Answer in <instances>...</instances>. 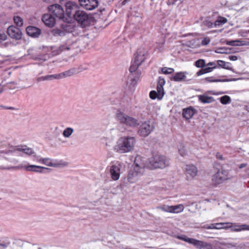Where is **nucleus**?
I'll return each instance as SVG.
<instances>
[{
  "label": "nucleus",
  "instance_id": "1",
  "mask_svg": "<svg viewBox=\"0 0 249 249\" xmlns=\"http://www.w3.org/2000/svg\"><path fill=\"white\" fill-rule=\"evenodd\" d=\"M16 152H21L26 156L32 157L34 162L36 161V157L38 156L33 149L24 145L17 146L8 150L0 151V159L1 158L7 159L8 156L11 155Z\"/></svg>",
  "mask_w": 249,
  "mask_h": 249
},
{
  "label": "nucleus",
  "instance_id": "2",
  "mask_svg": "<svg viewBox=\"0 0 249 249\" xmlns=\"http://www.w3.org/2000/svg\"><path fill=\"white\" fill-rule=\"evenodd\" d=\"M135 143V139L133 137H121L118 140L115 149L122 154L129 152L133 150Z\"/></svg>",
  "mask_w": 249,
  "mask_h": 249
},
{
  "label": "nucleus",
  "instance_id": "3",
  "mask_svg": "<svg viewBox=\"0 0 249 249\" xmlns=\"http://www.w3.org/2000/svg\"><path fill=\"white\" fill-rule=\"evenodd\" d=\"M149 165L152 169H163L169 165V160L160 154L153 155L148 159Z\"/></svg>",
  "mask_w": 249,
  "mask_h": 249
},
{
  "label": "nucleus",
  "instance_id": "4",
  "mask_svg": "<svg viewBox=\"0 0 249 249\" xmlns=\"http://www.w3.org/2000/svg\"><path fill=\"white\" fill-rule=\"evenodd\" d=\"M35 162L42 163L46 166L55 168H63L68 165V162L62 160L52 159L49 158H44L39 155L36 157Z\"/></svg>",
  "mask_w": 249,
  "mask_h": 249
},
{
  "label": "nucleus",
  "instance_id": "5",
  "mask_svg": "<svg viewBox=\"0 0 249 249\" xmlns=\"http://www.w3.org/2000/svg\"><path fill=\"white\" fill-rule=\"evenodd\" d=\"M135 161L134 165L129 171L127 180L130 183H133L138 181L139 178L143 174L144 168L142 165H141Z\"/></svg>",
  "mask_w": 249,
  "mask_h": 249
},
{
  "label": "nucleus",
  "instance_id": "6",
  "mask_svg": "<svg viewBox=\"0 0 249 249\" xmlns=\"http://www.w3.org/2000/svg\"><path fill=\"white\" fill-rule=\"evenodd\" d=\"M116 118L120 124L128 126L135 127L139 125L137 120L127 115L120 110H117L116 112Z\"/></svg>",
  "mask_w": 249,
  "mask_h": 249
},
{
  "label": "nucleus",
  "instance_id": "7",
  "mask_svg": "<svg viewBox=\"0 0 249 249\" xmlns=\"http://www.w3.org/2000/svg\"><path fill=\"white\" fill-rule=\"evenodd\" d=\"M165 83V79L162 77H159L157 86V90H152L149 93L151 99L154 100L158 98L159 100H161L163 98L165 94L163 89Z\"/></svg>",
  "mask_w": 249,
  "mask_h": 249
},
{
  "label": "nucleus",
  "instance_id": "8",
  "mask_svg": "<svg viewBox=\"0 0 249 249\" xmlns=\"http://www.w3.org/2000/svg\"><path fill=\"white\" fill-rule=\"evenodd\" d=\"M145 52L143 49H139L135 54V58L132 62L130 67V71L131 72L135 71L141 63L143 62L145 59Z\"/></svg>",
  "mask_w": 249,
  "mask_h": 249
},
{
  "label": "nucleus",
  "instance_id": "9",
  "mask_svg": "<svg viewBox=\"0 0 249 249\" xmlns=\"http://www.w3.org/2000/svg\"><path fill=\"white\" fill-rule=\"evenodd\" d=\"M17 169H24L27 172H33L35 173H43L44 170H51L50 168L34 164H20L16 167Z\"/></svg>",
  "mask_w": 249,
  "mask_h": 249
},
{
  "label": "nucleus",
  "instance_id": "10",
  "mask_svg": "<svg viewBox=\"0 0 249 249\" xmlns=\"http://www.w3.org/2000/svg\"><path fill=\"white\" fill-rule=\"evenodd\" d=\"M72 41L68 40L66 43L62 44L60 46H51L50 50L51 51L52 55H57L62 52L66 50H70L72 49Z\"/></svg>",
  "mask_w": 249,
  "mask_h": 249
},
{
  "label": "nucleus",
  "instance_id": "11",
  "mask_svg": "<svg viewBox=\"0 0 249 249\" xmlns=\"http://www.w3.org/2000/svg\"><path fill=\"white\" fill-rule=\"evenodd\" d=\"M229 178V172L222 169H219L213 177V181L216 184H219Z\"/></svg>",
  "mask_w": 249,
  "mask_h": 249
},
{
  "label": "nucleus",
  "instance_id": "12",
  "mask_svg": "<svg viewBox=\"0 0 249 249\" xmlns=\"http://www.w3.org/2000/svg\"><path fill=\"white\" fill-rule=\"evenodd\" d=\"M154 129V125L149 121H146L140 125L138 133L140 136L145 137L149 135Z\"/></svg>",
  "mask_w": 249,
  "mask_h": 249
},
{
  "label": "nucleus",
  "instance_id": "13",
  "mask_svg": "<svg viewBox=\"0 0 249 249\" xmlns=\"http://www.w3.org/2000/svg\"><path fill=\"white\" fill-rule=\"evenodd\" d=\"M48 10L50 12L53 14L59 19L63 18L64 16V10L59 4H53L48 7Z\"/></svg>",
  "mask_w": 249,
  "mask_h": 249
},
{
  "label": "nucleus",
  "instance_id": "14",
  "mask_svg": "<svg viewBox=\"0 0 249 249\" xmlns=\"http://www.w3.org/2000/svg\"><path fill=\"white\" fill-rule=\"evenodd\" d=\"M7 33L10 37L16 40L21 38L22 33L20 29L14 25L10 26L7 29Z\"/></svg>",
  "mask_w": 249,
  "mask_h": 249
},
{
  "label": "nucleus",
  "instance_id": "15",
  "mask_svg": "<svg viewBox=\"0 0 249 249\" xmlns=\"http://www.w3.org/2000/svg\"><path fill=\"white\" fill-rule=\"evenodd\" d=\"M188 240V243L194 245L198 249H212L213 248L211 244L202 241L192 238H190Z\"/></svg>",
  "mask_w": 249,
  "mask_h": 249
},
{
  "label": "nucleus",
  "instance_id": "16",
  "mask_svg": "<svg viewBox=\"0 0 249 249\" xmlns=\"http://www.w3.org/2000/svg\"><path fill=\"white\" fill-rule=\"evenodd\" d=\"M66 7V14L69 17H73V15L77 12L78 9V5L71 1L67 2L65 4Z\"/></svg>",
  "mask_w": 249,
  "mask_h": 249
},
{
  "label": "nucleus",
  "instance_id": "17",
  "mask_svg": "<svg viewBox=\"0 0 249 249\" xmlns=\"http://www.w3.org/2000/svg\"><path fill=\"white\" fill-rule=\"evenodd\" d=\"M197 173V168L193 164H188L185 167V175L187 179H192L196 175Z\"/></svg>",
  "mask_w": 249,
  "mask_h": 249
},
{
  "label": "nucleus",
  "instance_id": "18",
  "mask_svg": "<svg viewBox=\"0 0 249 249\" xmlns=\"http://www.w3.org/2000/svg\"><path fill=\"white\" fill-rule=\"evenodd\" d=\"M120 169L121 165L120 164L113 165L110 167L109 171L111 178L114 180H117L119 179L121 173Z\"/></svg>",
  "mask_w": 249,
  "mask_h": 249
},
{
  "label": "nucleus",
  "instance_id": "19",
  "mask_svg": "<svg viewBox=\"0 0 249 249\" xmlns=\"http://www.w3.org/2000/svg\"><path fill=\"white\" fill-rule=\"evenodd\" d=\"M74 19L78 22L83 24L89 19L88 15L83 11L79 10L73 15Z\"/></svg>",
  "mask_w": 249,
  "mask_h": 249
},
{
  "label": "nucleus",
  "instance_id": "20",
  "mask_svg": "<svg viewBox=\"0 0 249 249\" xmlns=\"http://www.w3.org/2000/svg\"><path fill=\"white\" fill-rule=\"evenodd\" d=\"M86 69V68L83 67L82 66H79L78 67L72 68L68 71H64L65 78L81 72Z\"/></svg>",
  "mask_w": 249,
  "mask_h": 249
},
{
  "label": "nucleus",
  "instance_id": "21",
  "mask_svg": "<svg viewBox=\"0 0 249 249\" xmlns=\"http://www.w3.org/2000/svg\"><path fill=\"white\" fill-rule=\"evenodd\" d=\"M42 20L44 24L49 27H53L55 23V18L51 14H45L42 17Z\"/></svg>",
  "mask_w": 249,
  "mask_h": 249
},
{
  "label": "nucleus",
  "instance_id": "22",
  "mask_svg": "<svg viewBox=\"0 0 249 249\" xmlns=\"http://www.w3.org/2000/svg\"><path fill=\"white\" fill-rule=\"evenodd\" d=\"M27 34L32 37H37L41 33V30L35 26H29L26 28Z\"/></svg>",
  "mask_w": 249,
  "mask_h": 249
},
{
  "label": "nucleus",
  "instance_id": "23",
  "mask_svg": "<svg viewBox=\"0 0 249 249\" xmlns=\"http://www.w3.org/2000/svg\"><path fill=\"white\" fill-rule=\"evenodd\" d=\"M80 5L87 10L93 9V0H79Z\"/></svg>",
  "mask_w": 249,
  "mask_h": 249
},
{
  "label": "nucleus",
  "instance_id": "24",
  "mask_svg": "<svg viewBox=\"0 0 249 249\" xmlns=\"http://www.w3.org/2000/svg\"><path fill=\"white\" fill-rule=\"evenodd\" d=\"M198 101L203 104H210L214 101L212 96H208L205 94L198 95Z\"/></svg>",
  "mask_w": 249,
  "mask_h": 249
},
{
  "label": "nucleus",
  "instance_id": "25",
  "mask_svg": "<svg viewBox=\"0 0 249 249\" xmlns=\"http://www.w3.org/2000/svg\"><path fill=\"white\" fill-rule=\"evenodd\" d=\"M231 231L238 232L242 231H249V225L246 224L238 225L234 224L231 228Z\"/></svg>",
  "mask_w": 249,
  "mask_h": 249
},
{
  "label": "nucleus",
  "instance_id": "26",
  "mask_svg": "<svg viewBox=\"0 0 249 249\" xmlns=\"http://www.w3.org/2000/svg\"><path fill=\"white\" fill-rule=\"evenodd\" d=\"M44 76L45 81H52L54 79H61L65 78L64 72L58 74L48 75Z\"/></svg>",
  "mask_w": 249,
  "mask_h": 249
},
{
  "label": "nucleus",
  "instance_id": "27",
  "mask_svg": "<svg viewBox=\"0 0 249 249\" xmlns=\"http://www.w3.org/2000/svg\"><path fill=\"white\" fill-rule=\"evenodd\" d=\"M194 113L195 109H194L192 107H190L183 109L182 115L186 119L188 120L192 118Z\"/></svg>",
  "mask_w": 249,
  "mask_h": 249
},
{
  "label": "nucleus",
  "instance_id": "28",
  "mask_svg": "<svg viewBox=\"0 0 249 249\" xmlns=\"http://www.w3.org/2000/svg\"><path fill=\"white\" fill-rule=\"evenodd\" d=\"M187 74L188 72L186 71L177 72L173 77V80L176 82L181 81L186 79V74Z\"/></svg>",
  "mask_w": 249,
  "mask_h": 249
},
{
  "label": "nucleus",
  "instance_id": "29",
  "mask_svg": "<svg viewBox=\"0 0 249 249\" xmlns=\"http://www.w3.org/2000/svg\"><path fill=\"white\" fill-rule=\"evenodd\" d=\"M184 209V207L182 204L171 206V213H179L182 212Z\"/></svg>",
  "mask_w": 249,
  "mask_h": 249
},
{
  "label": "nucleus",
  "instance_id": "30",
  "mask_svg": "<svg viewBox=\"0 0 249 249\" xmlns=\"http://www.w3.org/2000/svg\"><path fill=\"white\" fill-rule=\"evenodd\" d=\"M51 34L54 36H64L66 35V32L64 30H62L58 28L53 29L51 31Z\"/></svg>",
  "mask_w": 249,
  "mask_h": 249
},
{
  "label": "nucleus",
  "instance_id": "31",
  "mask_svg": "<svg viewBox=\"0 0 249 249\" xmlns=\"http://www.w3.org/2000/svg\"><path fill=\"white\" fill-rule=\"evenodd\" d=\"M74 132V129L72 127H68L66 128L63 131L62 135L64 137L68 138Z\"/></svg>",
  "mask_w": 249,
  "mask_h": 249
},
{
  "label": "nucleus",
  "instance_id": "32",
  "mask_svg": "<svg viewBox=\"0 0 249 249\" xmlns=\"http://www.w3.org/2000/svg\"><path fill=\"white\" fill-rule=\"evenodd\" d=\"M227 19L225 18L219 17L215 21L214 24L215 27H219L227 22Z\"/></svg>",
  "mask_w": 249,
  "mask_h": 249
},
{
  "label": "nucleus",
  "instance_id": "33",
  "mask_svg": "<svg viewBox=\"0 0 249 249\" xmlns=\"http://www.w3.org/2000/svg\"><path fill=\"white\" fill-rule=\"evenodd\" d=\"M243 42V41L239 40L228 41L226 42V44L232 46H239L245 45Z\"/></svg>",
  "mask_w": 249,
  "mask_h": 249
},
{
  "label": "nucleus",
  "instance_id": "34",
  "mask_svg": "<svg viewBox=\"0 0 249 249\" xmlns=\"http://www.w3.org/2000/svg\"><path fill=\"white\" fill-rule=\"evenodd\" d=\"M217 65L219 67L222 68L227 70H231V68L230 66V63L226 62L223 60H218L217 61Z\"/></svg>",
  "mask_w": 249,
  "mask_h": 249
},
{
  "label": "nucleus",
  "instance_id": "35",
  "mask_svg": "<svg viewBox=\"0 0 249 249\" xmlns=\"http://www.w3.org/2000/svg\"><path fill=\"white\" fill-rule=\"evenodd\" d=\"M231 49L226 47H220L217 48L215 52L218 53H231Z\"/></svg>",
  "mask_w": 249,
  "mask_h": 249
},
{
  "label": "nucleus",
  "instance_id": "36",
  "mask_svg": "<svg viewBox=\"0 0 249 249\" xmlns=\"http://www.w3.org/2000/svg\"><path fill=\"white\" fill-rule=\"evenodd\" d=\"M14 21L16 25L19 27L22 26L23 25V19L19 16H14Z\"/></svg>",
  "mask_w": 249,
  "mask_h": 249
},
{
  "label": "nucleus",
  "instance_id": "37",
  "mask_svg": "<svg viewBox=\"0 0 249 249\" xmlns=\"http://www.w3.org/2000/svg\"><path fill=\"white\" fill-rule=\"evenodd\" d=\"M220 103L223 105H227L231 102V99L229 96L224 95L220 98Z\"/></svg>",
  "mask_w": 249,
  "mask_h": 249
},
{
  "label": "nucleus",
  "instance_id": "38",
  "mask_svg": "<svg viewBox=\"0 0 249 249\" xmlns=\"http://www.w3.org/2000/svg\"><path fill=\"white\" fill-rule=\"evenodd\" d=\"M157 209L165 212L171 213V206L164 205L157 207Z\"/></svg>",
  "mask_w": 249,
  "mask_h": 249
},
{
  "label": "nucleus",
  "instance_id": "39",
  "mask_svg": "<svg viewBox=\"0 0 249 249\" xmlns=\"http://www.w3.org/2000/svg\"><path fill=\"white\" fill-rule=\"evenodd\" d=\"M161 71L163 74H171L174 71V69L171 68L163 67L161 69Z\"/></svg>",
  "mask_w": 249,
  "mask_h": 249
},
{
  "label": "nucleus",
  "instance_id": "40",
  "mask_svg": "<svg viewBox=\"0 0 249 249\" xmlns=\"http://www.w3.org/2000/svg\"><path fill=\"white\" fill-rule=\"evenodd\" d=\"M205 64V61L203 59H199L195 62V66L197 68H203Z\"/></svg>",
  "mask_w": 249,
  "mask_h": 249
},
{
  "label": "nucleus",
  "instance_id": "41",
  "mask_svg": "<svg viewBox=\"0 0 249 249\" xmlns=\"http://www.w3.org/2000/svg\"><path fill=\"white\" fill-rule=\"evenodd\" d=\"M178 153L182 157H185L187 155V151L183 146H181L178 149Z\"/></svg>",
  "mask_w": 249,
  "mask_h": 249
},
{
  "label": "nucleus",
  "instance_id": "42",
  "mask_svg": "<svg viewBox=\"0 0 249 249\" xmlns=\"http://www.w3.org/2000/svg\"><path fill=\"white\" fill-rule=\"evenodd\" d=\"M222 224H225L222 225V229H228L232 227L233 223L231 222H222Z\"/></svg>",
  "mask_w": 249,
  "mask_h": 249
},
{
  "label": "nucleus",
  "instance_id": "43",
  "mask_svg": "<svg viewBox=\"0 0 249 249\" xmlns=\"http://www.w3.org/2000/svg\"><path fill=\"white\" fill-rule=\"evenodd\" d=\"M7 36L4 32L0 31V43L6 40Z\"/></svg>",
  "mask_w": 249,
  "mask_h": 249
},
{
  "label": "nucleus",
  "instance_id": "44",
  "mask_svg": "<svg viewBox=\"0 0 249 249\" xmlns=\"http://www.w3.org/2000/svg\"><path fill=\"white\" fill-rule=\"evenodd\" d=\"M205 80L208 82H218L222 81L221 80L214 79L213 77H206Z\"/></svg>",
  "mask_w": 249,
  "mask_h": 249
},
{
  "label": "nucleus",
  "instance_id": "45",
  "mask_svg": "<svg viewBox=\"0 0 249 249\" xmlns=\"http://www.w3.org/2000/svg\"><path fill=\"white\" fill-rule=\"evenodd\" d=\"M10 244L9 241L3 242V243H0V249H5Z\"/></svg>",
  "mask_w": 249,
  "mask_h": 249
},
{
  "label": "nucleus",
  "instance_id": "46",
  "mask_svg": "<svg viewBox=\"0 0 249 249\" xmlns=\"http://www.w3.org/2000/svg\"><path fill=\"white\" fill-rule=\"evenodd\" d=\"M177 237L178 239H179L187 243L189 242L188 240L190 239V238L185 235H178Z\"/></svg>",
  "mask_w": 249,
  "mask_h": 249
},
{
  "label": "nucleus",
  "instance_id": "47",
  "mask_svg": "<svg viewBox=\"0 0 249 249\" xmlns=\"http://www.w3.org/2000/svg\"><path fill=\"white\" fill-rule=\"evenodd\" d=\"M215 68H216V66H214L213 67L208 66V67H206L203 68V69H204V72L205 73H208V72H210L212 71V70L213 69H215Z\"/></svg>",
  "mask_w": 249,
  "mask_h": 249
},
{
  "label": "nucleus",
  "instance_id": "48",
  "mask_svg": "<svg viewBox=\"0 0 249 249\" xmlns=\"http://www.w3.org/2000/svg\"><path fill=\"white\" fill-rule=\"evenodd\" d=\"M178 1L180 2L181 0H167V4L168 5H173Z\"/></svg>",
  "mask_w": 249,
  "mask_h": 249
},
{
  "label": "nucleus",
  "instance_id": "49",
  "mask_svg": "<svg viewBox=\"0 0 249 249\" xmlns=\"http://www.w3.org/2000/svg\"><path fill=\"white\" fill-rule=\"evenodd\" d=\"M210 42V39L208 37H205L203 39V40L201 41V44L202 45H208Z\"/></svg>",
  "mask_w": 249,
  "mask_h": 249
},
{
  "label": "nucleus",
  "instance_id": "50",
  "mask_svg": "<svg viewBox=\"0 0 249 249\" xmlns=\"http://www.w3.org/2000/svg\"><path fill=\"white\" fill-rule=\"evenodd\" d=\"M216 157L218 160H225L224 158L223 157V155L220 153H217L216 154Z\"/></svg>",
  "mask_w": 249,
  "mask_h": 249
},
{
  "label": "nucleus",
  "instance_id": "51",
  "mask_svg": "<svg viewBox=\"0 0 249 249\" xmlns=\"http://www.w3.org/2000/svg\"><path fill=\"white\" fill-rule=\"evenodd\" d=\"M215 229H217V230H221V229H222V225H223L224 224H222V222L221 223H215Z\"/></svg>",
  "mask_w": 249,
  "mask_h": 249
},
{
  "label": "nucleus",
  "instance_id": "52",
  "mask_svg": "<svg viewBox=\"0 0 249 249\" xmlns=\"http://www.w3.org/2000/svg\"><path fill=\"white\" fill-rule=\"evenodd\" d=\"M206 24L209 28H215V27L214 23H212L210 21L206 22Z\"/></svg>",
  "mask_w": 249,
  "mask_h": 249
},
{
  "label": "nucleus",
  "instance_id": "53",
  "mask_svg": "<svg viewBox=\"0 0 249 249\" xmlns=\"http://www.w3.org/2000/svg\"><path fill=\"white\" fill-rule=\"evenodd\" d=\"M215 223L211 224L210 225L207 226L205 227V228L207 229H215Z\"/></svg>",
  "mask_w": 249,
  "mask_h": 249
},
{
  "label": "nucleus",
  "instance_id": "54",
  "mask_svg": "<svg viewBox=\"0 0 249 249\" xmlns=\"http://www.w3.org/2000/svg\"><path fill=\"white\" fill-rule=\"evenodd\" d=\"M14 108L13 107H7L3 105H0V109H14Z\"/></svg>",
  "mask_w": 249,
  "mask_h": 249
},
{
  "label": "nucleus",
  "instance_id": "55",
  "mask_svg": "<svg viewBox=\"0 0 249 249\" xmlns=\"http://www.w3.org/2000/svg\"><path fill=\"white\" fill-rule=\"evenodd\" d=\"M205 73L204 72V69L203 68H202V69L200 70L199 71H198L197 72H196V75L197 76H200L203 74H205Z\"/></svg>",
  "mask_w": 249,
  "mask_h": 249
},
{
  "label": "nucleus",
  "instance_id": "56",
  "mask_svg": "<svg viewBox=\"0 0 249 249\" xmlns=\"http://www.w3.org/2000/svg\"><path fill=\"white\" fill-rule=\"evenodd\" d=\"M45 76H42L38 77L36 79V82L37 83H39V82H40L43 81H45Z\"/></svg>",
  "mask_w": 249,
  "mask_h": 249
},
{
  "label": "nucleus",
  "instance_id": "57",
  "mask_svg": "<svg viewBox=\"0 0 249 249\" xmlns=\"http://www.w3.org/2000/svg\"><path fill=\"white\" fill-rule=\"evenodd\" d=\"M229 58L230 60H231V61H236L238 59L237 56H236L235 55L229 56Z\"/></svg>",
  "mask_w": 249,
  "mask_h": 249
},
{
  "label": "nucleus",
  "instance_id": "58",
  "mask_svg": "<svg viewBox=\"0 0 249 249\" xmlns=\"http://www.w3.org/2000/svg\"><path fill=\"white\" fill-rule=\"evenodd\" d=\"M207 66L209 67H213L214 66H215L216 67V64L214 62H210L208 64Z\"/></svg>",
  "mask_w": 249,
  "mask_h": 249
},
{
  "label": "nucleus",
  "instance_id": "59",
  "mask_svg": "<svg viewBox=\"0 0 249 249\" xmlns=\"http://www.w3.org/2000/svg\"><path fill=\"white\" fill-rule=\"evenodd\" d=\"M247 163H242L239 166V168L240 169L246 167L247 166Z\"/></svg>",
  "mask_w": 249,
  "mask_h": 249
},
{
  "label": "nucleus",
  "instance_id": "60",
  "mask_svg": "<svg viewBox=\"0 0 249 249\" xmlns=\"http://www.w3.org/2000/svg\"><path fill=\"white\" fill-rule=\"evenodd\" d=\"M94 2L95 3V4H94V9L96 8V7H97L98 6V1L97 0H94Z\"/></svg>",
  "mask_w": 249,
  "mask_h": 249
},
{
  "label": "nucleus",
  "instance_id": "61",
  "mask_svg": "<svg viewBox=\"0 0 249 249\" xmlns=\"http://www.w3.org/2000/svg\"><path fill=\"white\" fill-rule=\"evenodd\" d=\"M43 1L46 2V3H52L53 2V0H43Z\"/></svg>",
  "mask_w": 249,
  "mask_h": 249
},
{
  "label": "nucleus",
  "instance_id": "62",
  "mask_svg": "<svg viewBox=\"0 0 249 249\" xmlns=\"http://www.w3.org/2000/svg\"><path fill=\"white\" fill-rule=\"evenodd\" d=\"M3 91V88L1 85H0V94Z\"/></svg>",
  "mask_w": 249,
  "mask_h": 249
},
{
  "label": "nucleus",
  "instance_id": "63",
  "mask_svg": "<svg viewBox=\"0 0 249 249\" xmlns=\"http://www.w3.org/2000/svg\"><path fill=\"white\" fill-rule=\"evenodd\" d=\"M227 245H228V246H227L228 247H230V246L235 247V246L232 245L231 244H228Z\"/></svg>",
  "mask_w": 249,
  "mask_h": 249
},
{
  "label": "nucleus",
  "instance_id": "64",
  "mask_svg": "<svg viewBox=\"0 0 249 249\" xmlns=\"http://www.w3.org/2000/svg\"><path fill=\"white\" fill-rule=\"evenodd\" d=\"M96 240H103L102 238H97Z\"/></svg>",
  "mask_w": 249,
  "mask_h": 249
}]
</instances>
